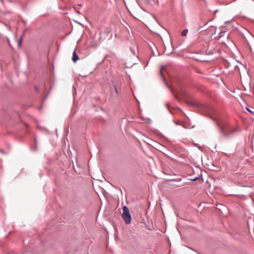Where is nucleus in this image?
<instances>
[{
	"mask_svg": "<svg viewBox=\"0 0 254 254\" xmlns=\"http://www.w3.org/2000/svg\"><path fill=\"white\" fill-rule=\"evenodd\" d=\"M221 133L223 136L226 138H229L232 136V134L236 131V129H233L231 130L228 131V132H225L222 130V129H221Z\"/></svg>",
	"mask_w": 254,
	"mask_h": 254,
	"instance_id": "obj_3",
	"label": "nucleus"
},
{
	"mask_svg": "<svg viewBox=\"0 0 254 254\" xmlns=\"http://www.w3.org/2000/svg\"><path fill=\"white\" fill-rule=\"evenodd\" d=\"M114 88H115V92L118 93V89H117V87L116 86V85H114Z\"/></svg>",
	"mask_w": 254,
	"mask_h": 254,
	"instance_id": "obj_9",
	"label": "nucleus"
},
{
	"mask_svg": "<svg viewBox=\"0 0 254 254\" xmlns=\"http://www.w3.org/2000/svg\"><path fill=\"white\" fill-rule=\"evenodd\" d=\"M209 111L211 118L215 121L217 125H219V121L221 119L220 113L215 109L212 107H209Z\"/></svg>",
	"mask_w": 254,
	"mask_h": 254,
	"instance_id": "obj_1",
	"label": "nucleus"
},
{
	"mask_svg": "<svg viewBox=\"0 0 254 254\" xmlns=\"http://www.w3.org/2000/svg\"><path fill=\"white\" fill-rule=\"evenodd\" d=\"M197 180V178H196L193 179L192 180L194 181H196Z\"/></svg>",
	"mask_w": 254,
	"mask_h": 254,
	"instance_id": "obj_12",
	"label": "nucleus"
},
{
	"mask_svg": "<svg viewBox=\"0 0 254 254\" xmlns=\"http://www.w3.org/2000/svg\"><path fill=\"white\" fill-rule=\"evenodd\" d=\"M156 0H147L148 2L151 4H153L155 2Z\"/></svg>",
	"mask_w": 254,
	"mask_h": 254,
	"instance_id": "obj_8",
	"label": "nucleus"
},
{
	"mask_svg": "<svg viewBox=\"0 0 254 254\" xmlns=\"http://www.w3.org/2000/svg\"><path fill=\"white\" fill-rule=\"evenodd\" d=\"M188 33V29H185L184 30L182 33H181V35L182 36H186L187 34V33Z\"/></svg>",
	"mask_w": 254,
	"mask_h": 254,
	"instance_id": "obj_5",
	"label": "nucleus"
},
{
	"mask_svg": "<svg viewBox=\"0 0 254 254\" xmlns=\"http://www.w3.org/2000/svg\"><path fill=\"white\" fill-rule=\"evenodd\" d=\"M72 61L74 63H75L79 60V58L78 55L76 53L75 50L73 51L72 53Z\"/></svg>",
	"mask_w": 254,
	"mask_h": 254,
	"instance_id": "obj_4",
	"label": "nucleus"
},
{
	"mask_svg": "<svg viewBox=\"0 0 254 254\" xmlns=\"http://www.w3.org/2000/svg\"><path fill=\"white\" fill-rule=\"evenodd\" d=\"M35 89L36 91H38V88L36 87H35Z\"/></svg>",
	"mask_w": 254,
	"mask_h": 254,
	"instance_id": "obj_13",
	"label": "nucleus"
},
{
	"mask_svg": "<svg viewBox=\"0 0 254 254\" xmlns=\"http://www.w3.org/2000/svg\"><path fill=\"white\" fill-rule=\"evenodd\" d=\"M123 213L122 215V218L125 220L126 224H129L131 222V215L129 212L128 209L126 206H124L123 208Z\"/></svg>",
	"mask_w": 254,
	"mask_h": 254,
	"instance_id": "obj_2",
	"label": "nucleus"
},
{
	"mask_svg": "<svg viewBox=\"0 0 254 254\" xmlns=\"http://www.w3.org/2000/svg\"><path fill=\"white\" fill-rule=\"evenodd\" d=\"M247 110L249 112H250V113H254V112H252V111L251 110H250L249 109L247 108Z\"/></svg>",
	"mask_w": 254,
	"mask_h": 254,
	"instance_id": "obj_10",
	"label": "nucleus"
},
{
	"mask_svg": "<svg viewBox=\"0 0 254 254\" xmlns=\"http://www.w3.org/2000/svg\"><path fill=\"white\" fill-rule=\"evenodd\" d=\"M225 33V31H223V32H221L219 33V34H218V37H222L224 35V34Z\"/></svg>",
	"mask_w": 254,
	"mask_h": 254,
	"instance_id": "obj_7",
	"label": "nucleus"
},
{
	"mask_svg": "<svg viewBox=\"0 0 254 254\" xmlns=\"http://www.w3.org/2000/svg\"><path fill=\"white\" fill-rule=\"evenodd\" d=\"M160 73L161 75L162 78H164L163 76L162 75V70H160Z\"/></svg>",
	"mask_w": 254,
	"mask_h": 254,
	"instance_id": "obj_11",
	"label": "nucleus"
},
{
	"mask_svg": "<svg viewBox=\"0 0 254 254\" xmlns=\"http://www.w3.org/2000/svg\"><path fill=\"white\" fill-rule=\"evenodd\" d=\"M22 37H23V35L20 38V39L19 40V42L18 43V46L19 47H20L21 46V41H22Z\"/></svg>",
	"mask_w": 254,
	"mask_h": 254,
	"instance_id": "obj_6",
	"label": "nucleus"
}]
</instances>
